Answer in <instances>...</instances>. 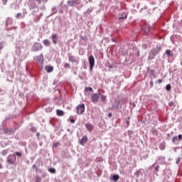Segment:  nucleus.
I'll list each match as a JSON object with an SVG mask.
<instances>
[{
  "mask_svg": "<svg viewBox=\"0 0 182 182\" xmlns=\"http://www.w3.org/2000/svg\"><path fill=\"white\" fill-rule=\"evenodd\" d=\"M89 63H90V72H92L93 70V68H95V57H93V55L90 56Z\"/></svg>",
  "mask_w": 182,
  "mask_h": 182,
  "instance_id": "nucleus-3",
  "label": "nucleus"
},
{
  "mask_svg": "<svg viewBox=\"0 0 182 182\" xmlns=\"http://www.w3.org/2000/svg\"><path fill=\"white\" fill-rule=\"evenodd\" d=\"M1 165L0 164V168H1Z\"/></svg>",
  "mask_w": 182,
  "mask_h": 182,
  "instance_id": "nucleus-47",
  "label": "nucleus"
},
{
  "mask_svg": "<svg viewBox=\"0 0 182 182\" xmlns=\"http://www.w3.org/2000/svg\"><path fill=\"white\" fill-rule=\"evenodd\" d=\"M100 95L97 94H93L91 97V100L92 102V103H97V102H99V97Z\"/></svg>",
  "mask_w": 182,
  "mask_h": 182,
  "instance_id": "nucleus-6",
  "label": "nucleus"
},
{
  "mask_svg": "<svg viewBox=\"0 0 182 182\" xmlns=\"http://www.w3.org/2000/svg\"><path fill=\"white\" fill-rule=\"evenodd\" d=\"M21 16H22V14L21 13H18L16 15V18L17 19H19V18H21Z\"/></svg>",
  "mask_w": 182,
  "mask_h": 182,
  "instance_id": "nucleus-25",
  "label": "nucleus"
},
{
  "mask_svg": "<svg viewBox=\"0 0 182 182\" xmlns=\"http://www.w3.org/2000/svg\"><path fill=\"white\" fill-rule=\"evenodd\" d=\"M36 59L38 63H41V65L43 64V54H41L40 55L37 56Z\"/></svg>",
  "mask_w": 182,
  "mask_h": 182,
  "instance_id": "nucleus-7",
  "label": "nucleus"
},
{
  "mask_svg": "<svg viewBox=\"0 0 182 182\" xmlns=\"http://www.w3.org/2000/svg\"><path fill=\"white\" fill-rule=\"evenodd\" d=\"M70 122H71V123H75V120L73 119H70Z\"/></svg>",
  "mask_w": 182,
  "mask_h": 182,
  "instance_id": "nucleus-43",
  "label": "nucleus"
},
{
  "mask_svg": "<svg viewBox=\"0 0 182 182\" xmlns=\"http://www.w3.org/2000/svg\"><path fill=\"white\" fill-rule=\"evenodd\" d=\"M8 0H3L4 5H6Z\"/></svg>",
  "mask_w": 182,
  "mask_h": 182,
  "instance_id": "nucleus-37",
  "label": "nucleus"
},
{
  "mask_svg": "<svg viewBox=\"0 0 182 182\" xmlns=\"http://www.w3.org/2000/svg\"><path fill=\"white\" fill-rule=\"evenodd\" d=\"M168 106H170L171 107H172V106H174V102H170L168 103Z\"/></svg>",
  "mask_w": 182,
  "mask_h": 182,
  "instance_id": "nucleus-31",
  "label": "nucleus"
},
{
  "mask_svg": "<svg viewBox=\"0 0 182 182\" xmlns=\"http://www.w3.org/2000/svg\"><path fill=\"white\" fill-rule=\"evenodd\" d=\"M45 70L48 73H50V72H53V67L52 65H46Z\"/></svg>",
  "mask_w": 182,
  "mask_h": 182,
  "instance_id": "nucleus-10",
  "label": "nucleus"
},
{
  "mask_svg": "<svg viewBox=\"0 0 182 182\" xmlns=\"http://www.w3.org/2000/svg\"><path fill=\"white\" fill-rule=\"evenodd\" d=\"M48 171H50V173H52L53 174H55V173H56V169H55V168H50L49 170H48Z\"/></svg>",
  "mask_w": 182,
  "mask_h": 182,
  "instance_id": "nucleus-22",
  "label": "nucleus"
},
{
  "mask_svg": "<svg viewBox=\"0 0 182 182\" xmlns=\"http://www.w3.org/2000/svg\"><path fill=\"white\" fill-rule=\"evenodd\" d=\"M37 136H39V133H37Z\"/></svg>",
  "mask_w": 182,
  "mask_h": 182,
  "instance_id": "nucleus-46",
  "label": "nucleus"
},
{
  "mask_svg": "<svg viewBox=\"0 0 182 182\" xmlns=\"http://www.w3.org/2000/svg\"><path fill=\"white\" fill-rule=\"evenodd\" d=\"M159 149H160V150H164V149H166V145H164V144H163V143L160 144Z\"/></svg>",
  "mask_w": 182,
  "mask_h": 182,
  "instance_id": "nucleus-19",
  "label": "nucleus"
},
{
  "mask_svg": "<svg viewBox=\"0 0 182 182\" xmlns=\"http://www.w3.org/2000/svg\"><path fill=\"white\" fill-rule=\"evenodd\" d=\"M86 143H87V136H85L80 141V144H81V146H85Z\"/></svg>",
  "mask_w": 182,
  "mask_h": 182,
  "instance_id": "nucleus-9",
  "label": "nucleus"
},
{
  "mask_svg": "<svg viewBox=\"0 0 182 182\" xmlns=\"http://www.w3.org/2000/svg\"><path fill=\"white\" fill-rule=\"evenodd\" d=\"M31 132H36V128L33 127L31 128Z\"/></svg>",
  "mask_w": 182,
  "mask_h": 182,
  "instance_id": "nucleus-32",
  "label": "nucleus"
},
{
  "mask_svg": "<svg viewBox=\"0 0 182 182\" xmlns=\"http://www.w3.org/2000/svg\"><path fill=\"white\" fill-rule=\"evenodd\" d=\"M75 4H76V0H72V1H68V4L70 6H73V5H75Z\"/></svg>",
  "mask_w": 182,
  "mask_h": 182,
  "instance_id": "nucleus-15",
  "label": "nucleus"
},
{
  "mask_svg": "<svg viewBox=\"0 0 182 182\" xmlns=\"http://www.w3.org/2000/svg\"><path fill=\"white\" fill-rule=\"evenodd\" d=\"M166 90H167L168 92H170V90H171V85L168 84V85H166Z\"/></svg>",
  "mask_w": 182,
  "mask_h": 182,
  "instance_id": "nucleus-21",
  "label": "nucleus"
},
{
  "mask_svg": "<svg viewBox=\"0 0 182 182\" xmlns=\"http://www.w3.org/2000/svg\"><path fill=\"white\" fill-rule=\"evenodd\" d=\"M161 82H163V80L161 79L158 80V81H156L155 83H161Z\"/></svg>",
  "mask_w": 182,
  "mask_h": 182,
  "instance_id": "nucleus-33",
  "label": "nucleus"
},
{
  "mask_svg": "<svg viewBox=\"0 0 182 182\" xmlns=\"http://www.w3.org/2000/svg\"><path fill=\"white\" fill-rule=\"evenodd\" d=\"M42 48H43V46H42V44L39 43H36L33 46V51L38 52V50H41Z\"/></svg>",
  "mask_w": 182,
  "mask_h": 182,
  "instance_id": "nucleus-5",
  "label": "nucleus"
},
{
  "mask_svg": "<svg viewBox=\"0 0 182 182\" xmlns=\"http://www.w3.org/2000/svg\"><path fill=\"white\" fill-rule=\"evenodd\" d=\"M64 68L65 69H69V68H70V65L69 63H65Z\"/></svg>",
  "mask_w": 182,
  "mask_h": 182,
  "instance_id": "nucleus-26",
  "label": "nucleus"
},
{
  "mask_svg": "<svg viewBox=\"0 0 182 182\" xmlns=\"http://www.w3.org/2000/svg\"><path fill=\"white\" fill-rule=\"evenodd\" d=\"M176 140H177V136H173L172 139L173 143H176Z\"/></svg>",
  "mask_w": 182,
  "mask_h": 182,
  "instance_id": "nucleus-30",
  "label": "nucleus"
},
{
  "mask_svg": "<svg viewBox=\"0 0 182 182\" xmlns=\"http://www.w3.org/2000/svg\"><path fill=\"white\" fill-rule=\"evenodd\" d=\"M85 127H86V129H87V130L89 132H92V130H93V129H94L93 124H85Z\"/></svg>",
  "mask_w": 182,
  "mask_h": 182,
  "instance_id": "nucleus-11",
  "label": "nucleus"
},
{
  "mask_svg": "<svg viewBox=\"0 0 182 182\" xmlns=\"http://www.w3.org/2000/svg\"><path fill=\"white\" fill-rule=\"evenodd\" d=\"M85 90V92H92V90H93V88L88 87H86Z\"/></svg>",
  "mask_w": 182,
  "mask_h": 182,
  "instance_id": "nucleus-23",
  "label": "nucleus"
},
{
  "mask_svg": "<svg viewBox=\"0 0 182 182\" xmlns=\"http://www.w3.org/2000/svg\"><path fill=\"white\" fill-rule=\"evenodd\" d=\"M68 60L72 63H79V61H77V60H76V58H75V56L73 55H70L68 57Z\"/></svg>",
  "mask_w": 182,
  "mask_h": 182,
  "instance_id": "nucleus-8",
  "label": "nucleus"
},
{
  "mask_svg": "<svg viewBox=\"0 0 182 182\" xmlns=\"http://www.w3.org/2000/svg\"><path fill=\"white\" fill-rule=\"evenodd\" d=\"M53 43H54V45H56L58 43V41L55 39H54L53 40Z\"/></svg>",
  "mask_w": 182,
  "mask_h": 182,
  "instance_id": "nucleus-38",
  "label": "nucleus"
},
{
  "mask_svg": "<svg viewBox=\"0 0 182 182\" xmlns=\"http://www.w3.org/2000/svg\"><path fill=\"white\" fill-rule=\"evenodd\" d=\"M126 18H127V14L124 13L121 15V16L119 17V20L120 21L122 19H126Z\"/></svg>",
  "mask_w": 182,
  "mask_h": 182,
  "instance_id": "nucleus-17",
  "label": "nucleus"
},
{
  "mask_svg": "<svg viewBox=\"0 0 182 182\" xmlns=\"http://www.w3.org/2000/svg\"><path fill=\"white\" fill-rule=\"evenodd\" d=\"M60 145V143H59V142H55V143L53 144L54 147H58Z\"/></svg>",
  "mask_w": 182,
  "mask_h": 182,
  "instance_id": "nucleus-28",
  "label": "nucleus"
},
{
  "mask_svg": "<svg viewBox=\"0 0 182 182\" xmlns=\"http://www.w3.org/2000/svg\"><path fill=\"white\" fill-rule=\"evenodd\" d=\"M14 21L11 18H8L6 21V26H8V25H12Z\"/></svg>",
  "mask_w": 182,
  "mask_h": 182,
  "instance_id": "nucleus-12",
  "label": "nucleus"
},
{
  "mask_svg": "<svg viewBox=\"0 0 182 182\" xmlns=\"http://www.w3.org/2000/svg\"><path fill=\"white\" fill-rule=\"evenodd\" d=\"M153 85H154L153 81H151V82H150V86H151V87H153Z\"/></svg>",
  "mask_w": 182,
  "mask_h": 182,
  "instance_id": "nucleus-41",
  "label": "nucleus"
},
{
  "mask_svg": "<svg viewBox=\"0 0 182 182\" xmlns=\"http://www.w3.org/2000/svg\"><path fill=\"white\" fill-rule=\"evenodd\" d=\"M56 114H57L58 116H63V114H65L63 111L60 110V109H57L56 110Z\"/></svg>",
  "mask_w": 182,
  "mask_h": 182,
  "instance_id": "nucleus-14",
  "label": "nucleus"
},
{
  "mask_svg": "<svg viewBox=\"0 0 182 182\" xmlns=\"http://www.w3.org/2000/svg\"><path fill=\"white\" fill-rule=\"evenodd\" d=\"M15 161H16V156H15V154H12L8 156L7 162L9 164H14Z\"/></svg>",
  "mask_w": 182,
  "mask_h": 182,
  "instance_id": "nucleus-2",
  "label": "nucleus"
},
{
  "mask_svg": "<svg viewBox=\"0 0 182 182\" xmlns=\"http://www.w3.org/2000/svg\"><path fill=\"white\" fill-rule=\"evenodd\" d=\"M16 156H18L20 157H21V156H22V153H21V152H16Z\"/></svg>",
  "mask_w": 182,
  "mask_h": 182,
  "instance_id": "nucleus-34",
  "label": "nucleus"
},
{
  "mask_svg": "<svg viewBox=\"0 0 182 182\" xmlns=\"http://www.w3.org/2000/svg\"><path fill=\"white\" fill-rule=\"evenodd\" d=\"M178 140H182V135H181V134H179V135L178 136Z\"/></svg>",
  "mask_w": 182,
  "mask_h": 182,
  "instance_id": "nucleus-36",
  "label": "nucleus"
},
{
  "mask_svg": "<svg viewBox=\"0 0 182 182\" xmlns=\"http://www.w3.org/2000/svg\"><path fill=\"white\" fill-rule=\"evenodd\" d=\"M56 38H58V35H57V34H53V35H52V39H53V40L56 39Z\"/></svg>",
  "mask_w": 182,
  "mask_h": 182,
  "instance_id": "nucleus-29",
  "label": "nucleus"
},
{
  "mask_svg": "<svg viewBox=\"0 0 182 182\" xmlns=\"http://www.w3.org/2000/svg\"><path fill=\"white\" fill-rule=\"evenodd\" d=\"M36 2H38L39 5H41L42 1H43V0H36Z\"/></svg>",
  "mask_w": 182,
  "mask_h": 182,
  "instance_id": "nucleus-39",
  "label": "nucleus"
},
{
  "mask_svg": "<svg viewBox=\"0 0 182 182\" xmlns=\"http://www.w3.org/2000/svg\"><path fill=\"white\" fill-rule=\"evenodd\" d=\"M160 52V48H154L149 52V55L148 57V59L149 60H152V59H154L156 58V55Z\"/></svg>",
  "mask_w": 182,
  "mask_h": 182,
  "instance_id": "nucleus-1",
  "label": "nucleus"
},
{
  "mask_svg": "<svg viewBox=\"0 0 182 182\" xmlns=\"http://www.w3.org/2000/svg\"><path fill=\"white\" fill-rule=\"evenodd\" d=\"M159 167H160L159 166H156L155 167L156 171H159Z\"/></svg>",
  "mask_w": 182,
  "mask_h": 182,
  "instance_id": "nucleus-40",
  "label": "nucleus"
},
{
  "mask_svg": "<svg viewBox=\"0 0 182 182\" xmlns=\"http://www.w3.org/2000/svg\"><path fill=\"white\" fill-rule=\"evenodd\" d=\"M43 45H45V46H50V41H49V40L46 39L43 41Z\"/></svg>",
  "mask_w": 182,
  "mask_h": 182,
  "instance_id": "nucleus-13",
  "label": "nucleus"
},
{
  "mask_svg": "<svg viewBox=\"0 0 182 182\" xmlns=\"http://www.w3.org/2000/svg\"><path fill=\"white\" fill-rule=\"evenodd\" d=\"M127 126H129V124H130V122L129 121H127Z\"/></svg>",
  "mask_w": 182,
  "mask_h": 182,
  "instance_id": "nucleus-45",
  "label": "nucleus"
},
{
  "mask_svg": "<svg viewBox=\"0 0 182 182\" xmlns=\"http://www.w3.org/2000/svg\"><path fill=\"white\" fill-rule=\"evenodd\" d=\"M112 112H109V113L108 114V117H112Z\"/></svg>",
  "mask_w": 182,
  "mask_h": 182,
  "instance_id": "nucleus-42",
  "label": "nucleus"
},
{
  "mask_svg": "<svg viewBox=\"0 0 182 182\" xmlns=\"http://www.w3.org/2000/svg\"><path fill=\"white\" fill-rule=\"evenodd\" d=\"M144 32L145 34L146 33H149V32H150V29H149V28H144Z\"/></svg>",
  "mask_w": 182,
  "mask_h": 182,
  "instance_id": "nucleus-27",
  "label": "nucleus"
},
{
  "mask_svg": "<svg viewBox=\"0 0 182 182\" xmlns=\"http://www.w3.org/2000/svg\"><path fill=\"white\" fill-rule=\"evenodd\" d=\"M119 178H120V176H119V175H114L112 176V180L114 181H118Z\"/></svg>",
  "mask_w": 182,
  "mask_h": 182,
  "instance_id": "nucleus-16",
  "label": "nucleus"
},
{
  "mask_svg": "<svg viewBox=\"0 0 182 182\" xmlns=\"http://www.w3.org/2000/svg\"><path fill=\"white\" fill-rule=\"evenodd\" d=\"M166 53L167 56H171V55H173V53L170 50H167L166 51Z\"/></svg>",
  "mask_w": 182,
  "mask_h": 182,
  "instance_id": "nucleus-20",
  "label": "nucleus"
},
{
  "mask_svg": "<svg viewBox=\"0 0 182 182\" xmlns=\"http://www.w3.org/2000/svg\"><path fill=\"white\" fill-rule=\"evenodd\" d=\"M2 49H4V45L0 43V50H2Z\"/></svg>",
  "mask_w": 182,
  "mask_h": 182,
  "instance_id": "nucleus-35",
  "label": "nucleus"
},
{
  "mask_svg": "<svg viewBox=\"0 0 182 182\" xmlns=\"http://www.w3.org/2000/svg\"><path fill=\"white\" fill-rule=\"evenodd\" d=\"M35 181L36 182H41L42 181V178L39 176H36L35 178Z\"/></svg>",
  "mask_w": 182,
  "mask_h": 182,
  "instance_id": "nucleus-18",
  "label": "nucleus"
},
{
  "mask_svg": "<svg viewBox=\"0 0 182 182\" xmlns=\"http://www.w3.org/2000/svg\"><path fill=\"white\" fill-rule=\"evenodd\" d=\"M107 97L105 95L101 96V100L102 102H106Z\"/></svg>",
  "mask_w": 182,
  "mask_h": 182,
  "instance_id": "nucleus-24",
  "label": "nucleus"
},
{
  "mask_svg": "<svg viewBox=\"0 0 182 182\" xmlns=\"http://www.w3.org/2000/svg\"><path fill=\"white\" fill-rule=\"evenodd\" d=\"M76 112L78 114H82V113H85V105L84 104H81L80 105H78L76 107Z\"/></svg>",
  "mask_w": 182,
  "mask_h": 182,
  "instance_id": "nucleus-4",
  "label": "nucleus"
},
{
  "mask_svg": "<svg viewBox=\"0 0 182 182\" xmlns=\"http://www.w3.org/2000/svg\"><path fill=\"white\" fill-rule=\"evenodd\" d=\"M81 38L82 39V41H86V37H82Z\"/></svg>",
  "mask_w": 182,
  "mask_h": 182,
  "instance_id": "nucleus-44",
  "label": "nucleus"
}]
</instances>
